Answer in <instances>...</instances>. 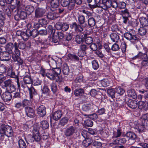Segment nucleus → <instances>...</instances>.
<instances>
[{
	"mask_svg": "<svg viewBox=\"0 0 148 148\" xmlns=\"http://www.w3.org/2000/svg\"><path fill=\"white\" fill-rule=\"evenodd\" d=\"M51 115L54 120L57 121L62 116V111L60 110H57L54 112L52 113Z\"/></svg>",
	"mask_w": 148,
	"mask_h": 148,
	"instance_id": "26",
	"label": "nucleus"
},
{
	"mask_svg": "<svg viewBox=\"0 0 148 148\" xmlns=\"http://www.w3.org/2000/svg\"><path fill=\"white\" fill-rule=\"evenodd\" d=\"M110 44V43L109 42L104 43L103 46L108 54L111 55L112 54L111 48H110L109 45Z\"/></svg>",
	"mask_w": 148,
	"mask_h": 148,
	"instance_id": "57",
	"label": "nucleus"
},
{
	"mask_svg": "<svg viewBox=\"0 0 148 148\" xmlns=\"http://www.w3.org/2000/svg\"><path fill=\"white\" fill-rule=\"evenodd\" d=\"M6 15L4 13L0 11V24L3 26L4 24V21L5 19Z\"/></svg>",
	"mask_w": 148,
	"mask_h": 148,
	"instance_id": "58",
	"label": "nucleus"
},
{
	"mask_svg": "<svg viewBox=\"0 0 148 148\" xmlns=\"http://www.w3.org/2000/svg\"><path fill=\"white\" fill-rule=\"evenodd\" d=\"M69 28L72 32L80 33L83 31V29L81 26L76 22L70 23L69 24Z\"/></svg>",
	"mask_w": 148,
	"mask_h": 148,
	"instance_id": "9",
	"label": "nucleus"
},
{
	"mask_svg": "<svg viewBox=\"0 0 148 148\" xmlns=\"http://www.w3.org/2000/svg\"><path fill=\"white\" fill-rule=\"evenodd\" d=\"M140 21L142 26L148 27V18L143 17H140Z\"/></svg>",
	"mask_w": 148,
	"mask_h": 148,
	"instance_id": "44",
	"label": "nucleus"
},
{
	"mask_svg": "<svg viewBox=\"0 0 148 148\" xmlns=\"http://www.w3.org/2000/svg\"><path fill=\"white\" fill-rule=\"evenodd\" d=\"M74 93L76 97L82 96L84 94V90L82 88H78L74 90Z\"/></svg>",
	"mask_w": 148,
	"mask_h": 148,
	"instance_id": "38",
	"label": "nucleus"
},
{
	"mask_svg": "<svg viewBox=\"0 0 148 148\" xmlns=\"http://www.w3.org/2000/svg\"><path fill=\"white\" fill-rule=\"evenodd\" d=\"M127 92L128 97L135 99H137V95L134 89H129L127 90Z\"/></svg>",
	"mask_w": 148,
	"mask_h": 148,
	"instance_id": "36",
	"label": "nucleus"
},
{
	"mask_svg": "<svg viewBox=\"0 0 148 148\" xmlns=\"http://www.w3.org/2000/svg\"><path fill=\"white\" fill-rule=\"evenodd\" d=\"M19 148H26L27 145L25 141L22 139H20L18 141Z\"/></svg>",
	"mask_w": 148,
	"mask_h": 148,
	"instance_id": "62",
	"label": "nucleus"
},
{
	"mask_svg": "<svg viewBox=\"0 0 148 148\" xmlns=\"http://www.w3.org/2000/svg\"><path fill=\"white\" fill-rule=\"evenodd\" d=\"M69 119L66 116H65L62 118L60 121L58 125L60 126H64L67 123Z\"/></svg>",
	"mask_w": 148,
	"mask_h": 148,
	"instance_id": "41",
	"label": "nucleus"
},
{
	"mask_svg": "<svg viewBox=\"0 0 148 148\" xmlns=\"http://www.w3.org/2000/svg\"><path fill=\"white\" fill-rule=\"evenodd\" d=\"M134 129L135 131L137 133L140 134L146 131L147 129L146 128L145 123L142 122L139 123L134 126Z\"/></svg>",
	"mask_w": 148,
	"mask_h": 148,
	"instance_id": "11",
	"label": "nucleus"
},
{
	"mask_svg": "<svg viewBox=\"0 0 148 148\" xmlns=\"http://www.w3.org/2000/svg\"><path fill=\"white\" fill-rule=\"evenodd\" d=\"M126 103L128 106L132 109L136 108L138 106V102L135 100L129 99Z\"/></svg>",
	"mask_w": 148,
	"mask_h": 148,
	"instance_id": "24",
	"label": "nucleus"
},
{
	"mask_svg": "<svg viewBox=\"0 0 148 148\" xmlns=\"http://www.w3.org/2000/svg\"><path fill=\"white\" fill-rule=\"evenodd\" d=\"M138 34L143 36L148 34V27H140L138 29Z\"/></svg>",
	"mask_w": 148,
	"mask_h": 148,
	"instance_id": "32",
	"label": "nucleus"
},
{
	"mask_svg": "<svg viewBox=\"0 0 148 148\" xmlns=\"http://www.w3.org/2000/svg\"><path fill=\"white\" fill-rule=\"evenodd\" d=\"M84 84L83 77H78L74 80L72 83L73 86L76 87H80Z\"/></svg>",
	"mask_w": 148,
	"mask_h": 148,
	"instance_id": "18",
	"label": "nucleus"
},
{
	"mask_svg": "<svg viewBox=\"0 0 148 148\" xmlns=\"http://www.w3.org/2000/svg\"><path fill=\"white\" fill-rule=\"evenodd\" d=\"M47 17L48 19L53 20L57 18L58 17V16L57 13L54 11L53 10V11L48 13Z\"/></svg>",
	"mask_w": 148,
	"mask_h": 148,
	"instance_id": "34",
	"label": "nucleus"
},
{
	"mask_svg": "<svg viewBox=\"0 0 148 148\" xmlns=\"http://www.w3.org/2000/svg\"><path fill=\"white\" fill-rule=\"evenodd\" d=\"M111 0H102L101 6L105 10L110 8Z\"/></svg>",
	"mask_w": 148,
	"mask_h": 148,
	"instance_id": "33",
	"label": "nucleus"
},
{
	"mask_svg": "<svg viewBox=\"0 0 148 148\" xmlns=\"http://www.w3.org/2000/svg\"><path fill=\"white\" fill-rule=\"evenodd\" d=\"M107 93L109 97H111L112 99L115 97V94L116 90L114 89H108L107 91Z\"/></svg>",
	"mask_w": 148,
	"mask_h": 148,
	"instance_id": "50",
	"label": "nucleus"
},
{
	"mask_svg": "<svg viewBox=\"0 0 148 148\" xmlns=\"http://www.w3.org/2000/svg\"><path fill=\"white\" fill-rule=\"evenodd\" d=\"M121 129L120 128H118L117 130V132L114 131L113 133L112 138H116L120 136L121 134Z\"/></svg>",
	"mask_w": 148,
	"mask_h": 148,
	"instance_id": "56",
	"label": "nucleus"
},
{
	"mask_svg": "<svg viewBox=\"0 0 148 148\" xmlns=\"http://www.w3.org/2000/svg\"><path fill=\"white\" fill-rule=\"evenodd\" d=\"M115 90L116 92L120 96L123 95L125 92L124 89L120 86H116Z\"/></svg>",
	"mask_w": 148,
	"mask_h": 148,
	"instance_id": "51",
	"label": "nucleus"
},
{
	"mask_svg": "<svg viewBox=\"0 0 148 148\" xmlns=\"http://www.w3.org/2000/svg\"><path fill=\"white\" fill-rule=\"evenodd\" d=\"M93 140L91 138H86L82 142V145L84 147H88L91 145Z\"/></svg>",
	"mask_w": 148,
	"mask_h": 148,
	"instance_id": "42",
	"label": "nucleus"
},
{
	"mask_svg": "<svg viewBox=\"0 0 148 148\" xmlns=\"http://www.w3.org/2000/svg\"><path fill=\"white\" fill-rule=\"evenodd\" d=\"M1 97L4 102H9L12 98L11 93L7 91L3 93Z\"/></svg>",
	"mask_w": 148,
	"mask_h": 148,
	"instance_id": "20",
	"label": "nucleus"
},
{
	"mask_svg": "<svg viewBox=\"0 0 148 148\" xmlns=\"http://www.w3.org/2000/svg\"><path fill=\"white\" fill-rule=\"evenodd\" d=\"M88 5L91 8H95L101 6V0H86Z\"/></svg>",
	"mask_w": 148,
	"mask_h": 148,
	"instance_id": "17",
	"label": "nucleus"
},
{
	"mask_svg": "<svg viewBox=\"0 0 148 148\" xmlns=\"http://www.w3.org/2000/svg\"><path fill=\"white\" fill-rule=\"evenodd\" d=\"M76 127L72 125L69 126L65 130L64 134L66 136H70L75 133Z\"/></svg>",
	"mask_w": 148,
	"mask_h": 148,
	"instance_id": "19",
	"label": "nucleus"
},
{
	"mask_svg": "<svg viewBox=\"0 0 148 148\" xmlns=\"http://www.w3.org/2000/svg\"><path fill=\"white\" fill-rule=\"evenodd\" d=\"M82 3V0H71V4L69 5V10H73L75 7V4L77 5H80Z\"/></svg>",
	"mask_w": 148,
	"mask_h": 148,
	"instance_id": "30",
	"label": "nucleus"
},
{
	"mask_svg": "<svg viewBox=\"0 0 148 148\" xmlns=\"http://www.w3.org/2000/svg\"><path fill=\"white\" fill-rule=\"evenodd\" d=\"M125 136L127 138L128 141L130 142V140H133V143L135 142V139L136 138V134L134 132L131 131L127 132Z\"/></svg>",
	"mask_w": 148,
	"mask_h": 148,
	"instance_id": "23",
	"label": "nucleus"
},
{
	"mask_svg": "<svg viewBox=\"0 0 148 148\" xmlns=\"http://www.w3.org/2000/svg\"><path fill=\"white\" fill-rule=\"evenodd\" d=\"M62 71L63 74L65 75L68 74L69 71V66L66 63H64L62 66Z\"/></svg>",
	"mask_w": 148,
	"mask_h": 148,
	"instance_id": "54",
	"label": "nucleus"
},
{
	"mask_svg": "<svg viewBox=\"0 0 148 148\" xmlns=\"http://www.w3.org/2000/svg\"><path fill=\"white\" fill-rule=\"evenodd\" d=\"M55 81H56L55 80ZM56 82H57L56 81H52L49 85V86L51 89V91L54 95L56 94L58 91L57 84Z\"/></svg>",
	"mask_w": 148,
	"mask_h": 148,
	"instance_id": "28",
	"label": "nucleus"
},
{
	"mask_svg": "<svg viewBox=\"0 0 148 148\" xmlns=\"http://www.w3.org/2000/svg\"><path fill=\"white\" fill-rule=\"evenodd\" d=\"M4 13L8 16L10 19L11 18V13L10 9L8 7L4 6L3 9Z\"/></svg>",
	"mask_w": 148,
	"mask_h": 148,
	"instance_id": "55",
	"label": "nucleus"
},
{
	"mask_svg": "<svg viewBox=\"0 0 148 148\" xmlns=\"http://www.w3.org/2000/svg\"><path fill=\"white\" fill-rule=\"evenodd\" d=\"M97 108L95 109V112L98 116L104 115L106 114V109L104 107L100 106H97Z\"/></svg>",
	"mask_w": 148,
	"mask_h": 148,
	"instance_id": "29",
	"label": "nucleus"
},
{
	"mask_svg": "<svg viewBox=\"0 0 148 148\" xmlns=\"http://www.w3.org/2000/svg\"><path fill=\"white\" fill-rule=\"evenodd\" d=\"M19 16L20 17L21 19L24 20L26 19L27 16V13L25 11H20L18 10Z\"/></svg>",
	"mask_w": 148,
	"mask_h": 148,
	"instance_id": "61",
	"label": "nucleus"
},
{
	"mask_svg": "<svg viewBox=\"0 0 148 148\" xmlns=\"http://www.w3.org/2000/svg\"><path fill=\"white\" fill-rule=\"evenodd\" d=\"M14 47V44L12 42H10L6 45L5 49L6 51L11 54L13 52L12 50Z\"/></svg>",
	"mask_w": 148,
	"mask_h": 148,
	"instance_id": "37",
	"label": "nucleus"
},
{
	"mask_svg": "<svg viewBox=\"0 0 148 148\" xmlns=\"http://www.w3.org/2000/svg\"><path fill=\"white\" fill-rule=\"evenodd\" d=\"M14 102V107L18 111H21L23 109L22 102L20 100H15Z\"/></svg>",
	"mask_w": 148,
	"mask_h": 148,
	"instance_id": "25",
	"label": "nucleus"
},
{
	"mask_svg": "<svg viewBox=\"0 0 148 148\" xmlns=\"http://www.w3.org/2000/svg\"><path fill=\"white\" fill-rule=\"evenodd\" d=\"M41 90L42 94L46 96H49V95L50 90L48 86L44 85Z\"/></svg>",
	"mask_w": 148,
	"mask_h": 148,
	"instance_id": "48",
	"label": "nucleus"
},
{
	"mask_svg": "<svg viewBox=\"0 0 148 148\" xmlns=\"http://www.w3.org/2000/svg\"><path fill=\"white\" fill-rule=\"evenodd\" d=\"M2 87L3 88H6V91L11 93L15 91L16 89L15 84L10 79L5 81L2 85Z\"/></svg>",
	"mask_w": 148,
	"mask_h": 148,
	"instance_id": "6",
	"label": "nucleus"
},
{
	"mask_svg": "<svg viewBox=\"0 0 148 148\" xmlns=\"http://www.w3.org/2000/svg\"><path fill=\"white\" fill-rule=\"evenodd\" d=\"M88 25L92 27L94 26L96 24V21L93 17H90L88 19Z\"/></svg>",
	"mask_w": 148,
	"mask_h": 148,
	"instance_id": "59",
	"label": "nucleus"
},
{
	"mask_svg": "<svg viewBox=\"0 0 148 148\" xmlns=\"http://www.w3.org/2000/svg\"><path fill=\"white\" fill-rule=\"evenodd\" d=\"M92 67L94 70H97L99 67L98 61L96 60H94L91 61Z\"/></svg>",
	"mask_w": 148,
	"mask_h": 148,
	"instance_id": "63",
	"label": "nucleus"
},
{
	"mask_svg": "<svg viewBox=\"0 0 148 148\" xmlns=\"http://www.w3.org/2000/svg\"><path fill=\"white\" fill-rule=\"evenodd\" d=\"M25 11L27 12L28 15L30 14L34 10V7L32 5H27L24 8Z\"/></svg>",
	"mask_w": 148,
	"mask_h": 148,
	"instance_id": "47",
	"label": "nucleus"
},
{
	"mask_svg": "<svg viewBox=\"0 0 148 148\" xmlns=\"http://www.w3.org/2000/svg\"><path fill=\"white\" fill-rule=\"evenodd\" d=\"M15 1V5L16 6L17 9L18 10L24 9L25 6V0H14Z\"/></svg>",
	"mask_w": 148,
	"mask_h": 148,
	"instance_id": "22",
	"label": "nucleus"
},
{
	"mask_svg": "<svg viewBox=\"0 0 148 148\" xmlns=\"http://www.w3.org/2000/svg\"><path fill=\"white\" fill-rule=\"evenodd\" d=\"M78 21L79 24L81 26H82L85 24L86 19L85 16L81 14H79L78 17Z\"/></svg>",
	"mask_w": 148,
	"mask_h": 148,
	"instance_id": "40",
	"label": "nucleus"
},
{
	"mask_svg": "<svg viewBox=\"0 0 148 148\" xmlns=\"http://www.w3.org/2000/svg\"><path fill=\"white\" fill-rule=\"evenodd\" d=\"M91 146L93 148H101L102 147V144L100 142L94 141L92 142L91 144Z\"/></svg>",
	"mask_w": 148,
	"mask_h": 148,
	"instance_id": "53",
	"label": "nucleus"
},
{
	"mask_svg": "<svg viewBox=\"0 0 148 148\" xmlns=\"http://www.w3.org/2000/svg\"><path fill=\"white\" fill-rule=\"evenodd\" d=\"M32 80L31 77L30 73L27 75L25 74L23 77V81L26 84H30L32 83Z\"/></svg>",
	"mask_w": 148,
	"mask_h": 148,
	"instance_id": "39",
	"label": "nucleus"
},
{
	"mask_svg": "<svg viewBox=\"0 0 148 148\" xmlns=\"http://www.w3.org/2000/svg\"><path fill=\"white\" fill-rule=\"evenodd\" d=\"M39 126L41 130H46L49 128V124L47 121L43 120L40 122Z\"/></svg>",
	"mask_w": 148,
	"mask_h": 148,
	"instance_id": "35",
	"label": "nucleus"
},
{
	"mask_svg": "<svg viewBox=\"0 0 148 148\" xmlns=\"http://www.w3.org/2000/svg\"><path fill=\"white\" fill-rule=\"evenodd\" d=\"M37 113L40 117H43L46 114V108L43 105L40 106L37 108Z\"/></svg>",
	"mask_w": 148,
	"mask_h": 148,
	"instance_id": "21",
	"label": "nucleus"
},
{
	"mask_svg": "<svg viewBox=\"0 0 148 148\" xmlns=\"http://www.w3.org/2000/svg\"><path fill=\"white\" fill-rule=\"evenodd\" d=\"M67 56L69 60L74 63L77 62L79 60V58L78 55L74 53H69L68 54Z\"/></svg>",
	"mask_w": 148,
	"mask_h": 148,
	"instance_id": "27",
	"label": "nucleus"
},
{
	"mask_svg": "<svg viewBox=\"0 0 148 148\" xmlns=\"http://www.w3.org/2000/svg\"><path fill=\"white\" fill-rule=\"evenodd\" d=\"M51 36H52V38L42 40L39 38L36 40L37 43L38 44L41 45V49H45L47 47V45H51L52 44L53 45V44H51V43H56L58 42L59 40L56 33Z\"/></svg>",
	"mask_w": 148,
	"mask_h": 148,
	"instance_id": "2",
	"label": "nucleus"
},
{
	"mask_svg": "<svg viewBox=\"0 0 148 148\" xmlns=\"http://www.w3.org/2000/svg\"><path fill=\"white\" fill-rule=\"evenodd\" d=\"M17 45V49L19 50L18 48L20 49H24L26 47V45L25 43L23 42H20L18 44L16 42H14V46L15 47V44Z\"/></svg>",
	"mask_w": 148,
	"mask_h": 148,
	"instance_id": "52",
	"label": "nucleus"
},
{
	"mask_svg": "<svg viewBox=\"0 0 148 148\" xmlns=\"http://www.w3.org/2000/svg\"><path fill=\"white\" fill-rule=\"evenodd\" d=\"M124 37L128 40L130 41L131 44H136L137 42L140 41V38H139L136 34L135 31L134 29L125 32L123 34Z\"/></svg>",
	"mask_w": 148,
	"mask_h": 148,
	"instance_id": "4",
	"label": "nucleus"
},
{
	"mask_svg": "<svg viewBox=\"0 0 148 148\" xmlns=\"http://www.w3.org/2000/svg\"><path fill=\"white\" fill-rule=\"evenodd\" d=\"M69 24L67 23L59 22L55 25V27L58 30H61L63 32L66 31L69 28Z\"/></svg>",
	"mask_w": 148,
	"mask_h": 148,
	"instance_id": "10",
	"label": "nucleus"
},
{
	"mask_svg": "<svg viewBox=\"0 0 148 148\" xmlns=\"http://www.w3.org/2000/svg\"><path fill=\"white\" fill-rule=\"evenodd\" d=\"M33 100H29L27 99H24L22 100V102L23 108L26 107H28L30 106L32 103V101Z\"/></svg>",
	"mask_w": 148,
	"mask_h": 148,
	"instance_id": "60",
	"label": "nucleus"
},
{
	"mask_svg": "<svg viewBox=\"0 0 148 148\" xmlns=\"http://www.w3.org/2000/svg\"><path fill=\"white\" fill-rule=\"evenodd\" d=\"M35 10L34 17L36 18H39L42 17L44 16L46 12V10L45 8L38 7H35Z\"/></svg>",
	"mask_w": 148,
	"mask_h": 148,
	"instance_id": "12",
	"label": "nucleus"
},
{
	"mask_svg": "<svg viewBox=\"0 0 148 148\" xmlns=\"http://www.w3.org/2000/svg\"><path fill=\"white\" fill-rule=\"evenodd\" d=\"M60 3L59 0H51L50 5L52 8L55 10L59 5Z\"/></svg>",
	"mask_w": 148,
	"mask_h": 148,
	"instance_id": "43",
	"label": "nucleus"
},
{
	"mask_svg": "<svg viewBox=\"0 0 148 148\" xmlns=\"http://www.w3.org/2000/svg\"><path fill=\"white\" fill-rule=\"evenodd\" d=\"M111 40L113 42H118L120 39L119 36L117 33L113 32L110 35Z\"/></svg>",
	"mask_w": 148,
	"mask_h": 148,
	"instance_id": "31",
	"label": "nucleus"
},
{
	"mask_svg": "<svg viewBox=\"0 0 148 148\" xmlns=\"http://www.w3.org/2000/svg\"><path fill=\"white\" fill-rule=\"evenodd\" d=\"M17 45L15 44L14 53L11 54L12 58L14 62H17L19 65H21L23 63V60L21 58V53L19 50L17 49Z\"/></svg>",
	"mask_w": 148,
	"mask_h": 148,
	"instance_id": "8",
	"label": "nucleus"
},
{
	"mask_svg": "<svg viewBox=\"0 0 148 148\" xmlns=\"http://www.w3.org/2000/svg\"><path fill=\"white\" fill-rule=\"evenodd\" d=\"M24 110L27 116L30 118H33L35 116V112L33 108L30 106L26 107Z\"/></svg>",
	"mask_w": 148,
	"mask_h": 148,
	"instance_id": "16",
	"label": "nucleus"
},
{
	"mask_svg": "<svg viewBox=\"0 0 148 148\" xmlns=\"http://www.w3.org/2000/svg\"><path fill=\"white\" fill-rule=\"evenodd\" d=\"M27 33H29V36H32L34 38L36 37L38 35V31L36 29H33L31 31L28 30Z\"/></svg>",
	"mask_w": 148,
	"mask_h": 148,
	"instance_id": "45",
	"label": "nucleus"
},
{
	"mask_svg": "<svg viewBox=\"0 0 148 148\" xmlns=\"http://www.w3.org/2000/svg\"><path fill=\"white\" fill-rule=\"evenodd\" d=\"M0 133L1 136L5 135L8 138L11 137L14 135V132L12 127L5 124H2L0 126Z\"/></svg>",
	"mask_w": 148,
	"mask_h": 148,
	"instance_id": "5",
	"label": "nucleus"
},
{
	"mask_svg": "<svg viewBox=\"0 0 148 148\" xmlns=\"http://www.w3.org/2000/svg\"><path fill=\"white\" fill-rule=\"evenodd\" d=\"M138 92L141 94H143V97L145 99H148V90L142 89L141 90H139Z\"/></svg>",
	"mask_w": 148,
	"mask_h": 148,
	"instance_id": "64",
	"label": "nucleus"
},
{
	"mask_svg": "<svg viewBox=\"0 0 148 148\" xmlns=\"http://www.w3.org/2000/svg\"><path fill=\"white\" fill-rule=\"evenodd\" d=\"M10 53L7 51H2L0 53V61H8L11 58Z\"/></svg>",
	"mask_w": 148,
	"mask_h": 148,
	"instance_id": "14",
	"label": "nucleus"
},
{
	"mask_svg": "<svg viewBox=\"0 0 148 148\" xmlns=\"http://www.w3.org/2000/svg\"><path fill=\"white\" fill-rule=\"evenodd\" d=\"M75 41L78 44H80L84 41V36L82 35H78L75 37Z\"/></svg>",
	"mask_w": 148,
	"mask_h": 148,
	"instance_id": "49",
	"label": "nucleus"
},
{
	"mask_svg": "<svg viewBox=\"0 0 148 148\" xmlns=\"http://www.w3.org/2000/svg\"><path fill=\"white\" fill-rule=\"evenodd\" d=\"M84 39L85 43L87 45H90L93 42V39L90 36H87L86 34L84 35Z\"/></svg>",
	"mask_w": 148,
	"mask_h": 148,
	"instance_id": "46",
	"label": "nucleus"
},
{
	"mask_svg": "<svg viewBox=\"0 0 148 148\" xmlns=\"http://www.w3.org/2000/svg\"><path fill=\"white\" fill-rule=\"evenodd\" d=\"M41 130H42L39 126L34 125L32 130V135L29 137L28 141L31 143L39 142L41 140Z\"/></svg>",
	"mask_w": 148,
	"mask_h": 148,
	"instance_id": "3",
	"label": "nucleus"
},
{
	"mask_svg": "<svg viewBox=\"0 0 148 148\" xmlns=\"http://www.w3.org/2000/svg\"><path fill=\"white\" fill-rule=\"evenodd\" d=\"M145 50V52L143 53L141 51L138 52L139 59L141 60V65L143 66H148V56L147 52L148 49L146 47L143 48Z\"/></svg>",
	"mask_w": 148,
	"mask_h": 148,
	"instance_id": "7",
	"label": "nucleus"
},
{
	"mask_svg": "<svg viewBox=\"0 0 148 148\" xmlns=\"http://www.w3.org/2000/svg\"><path fill=\"white\" fill-rule=\"evenodd\" d=\"M27 87L29 91L30 99L31 100H33L35 97L38 95L37 90L35 89L33 86L29 87L26 86Z\"/></svg>",
	"mask_w": 148,
	"mask_h": 148,
	"instance_id": "15",
	"label": "nucleus"
},
{
	"mask_svg": "<svg viewBox=\"0 0 148 148\" xmlns=\"http://www.w3.org/2000/svg\"><path fill=\"white\" fill-rule=\"evenodd\" d=\"M40 73L43 77L46 76L52 81L55 80L58 84H60L62 82V77L60 76L61 70L60 68L52 67L49 69H46L41 67Z\"/></svg>",
	"mask_w": 148,
	"mask_h": 148,
	"instance_id": "1",
	"label": "nucleus"
},
{
	"mask_svg": "<svg viewBox=\"0 0 148 148\" xmlns=\"http://www.w3.org/2000/svg\"><path fill=\"white\" fill-rule=\"evenodd\" d=\"M97 106L92 103L84 104L82 106V110L85 112H95V109L97 108Z\"/></svg>",
	"mask_w": 148,
	"mask_h": 148,
	"instance_id": "13",
	"label": "nucleus"
}]
</instances>
